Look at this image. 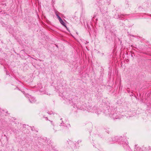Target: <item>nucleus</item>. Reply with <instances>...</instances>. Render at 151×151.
Instances as JSON below:
<instances>
[{
    "label": "nucleus",
    "instance_id": "obj_1",
    "mask_svg": "<svg viewBox=\"0 0 151 151\" xmlns=\"http://www.w3.org/2000/svg\"><path fill=\"white\" fill-rule=\"evenodd\" d=\"M118 140L120 142V143L122 144L124 147H128V143L125 137L116 136L112 139V140L113 141H118Z\"/></svg>",
    "mask_w": 151,
    "mask_h": 151
},
{
    "label": "nucleus",
    "instance_id": "obj_2",
    "mask_svg": "<svg viewBox=\"0 0 151 151\" xmlns=\"http://www.w3.org/2000/svg\"><path fill=\"white\" fill-rule=\"evenodd\" d=\"M29 100L31 103H35L36 101V100L35 99V98L33 97H30L29 99Z\"/></svg>",
    "mask_w": 151,
    "mask_h": 151
},
{
    "label": "nucleus",
    "instance_id": "obj_3",
    "mask_svg": "<svg viewBox=\"0 0 151 151\" xmlns=\"http://www.w3.org/2000/svg\"><path fill=\"white\" fill-rule=\"evenodd\" d=\"M59 22L62 25H63V26L65 27H66L65 24V23H64V22L63 21L62 19H61V20L59 21Z\"/></svg>",
    "mask_w": 151,
    "mask_h": 151
},
{
    "label": "nucleus",
    "instance_id": "obj_4",
    "mask_svg": "<svg viewBox=\"0 0 151 151\" xmlns=\"http://www.w3.org/2000/svg\"><path fill=\"white\" fill-rule=\"evenodd\" d=\"M134 151H143V150L141 148L138 147L136 149V150H135Z\"/></svg>",
    "mask_w": 151,
    "mask_h": 151
},
{
    "label": "nucleus",
    "instance_id": "obj_5",
    "mask_svg": "<svg viewBox=\"0 0 151 151\" xmlns=\"http://www.w3.org/2000/svg\"><path fill=\"white\" fill-rule=\"evenodd\" d=\"M116 115V114L115 113L113 114L112 115V117L114 119H117L118 118V117H116V116L115 117Z\"/></svg>",
    "mask_w": 151,
    "mask_h": 151
},
{
    "label": "nucleus",
    "instance_id": "obj_6",
    "mask_svg": "<svg viewBox=\"0 0 151 151\" xmlns=\"http://www.w3.org/2000/svg\"><path fill=\"white\" fill-rule=\"evenodd\" d=\"M56 15L57 17V18H58L59 21L61 20L62 19L61 17L58 15V14H57L56 13Z\"/></svg>",
    "mask_w": 151,
    "mask_h": 151
},
{
    "label": "nucleus",
    "instance_id": "obj_7",
    "mask_svg": "<svg viewBox=\"0 0 151 151\" xmlns=\"http://www.w3.org/2000/svg\"><path fill=\"white\" fill-rule=\"evenodd\" d=\"M148 151H151V148H150L149 150H148Z\"/></svg>",
    "mask_w": 151,
    "mask_h": 151
},
{
    "label": "nucleus",
    "instance_id": "obj_8",
    "mask_svg": "<svg viewBox=\"0 0 151 151\" xmlns=\"http://www.w3.org/2000/svg\"><path fill=\"white\" fill-rule=\"evenodd\" d=\"M52 113H53V112H51L50 114H49H49H51Z\"/></svg>",
    "mask_w": 151,
    "mask_h": 151
},
{
    "label": "nucleus",
    "instance_id": "obj_9",
    "mask_svg": "<svg viewBox=\"0 0 151 151\" xmlns=\"http://www.w3.org/2000/svg\"><path fill=\"white\" fill-rule=\"evenodd\" d=\"M62 123H61L60 124V126H61V125H62Z\"/></svg>",
    "mask_w": 151,
    "mask_h": 151
},
{
    "label": "nucleus",
    "instance_id": "obj_10",
    "mask_svg": "<svg viewBox=\"0 0 151 151\" xmlns=\"http://www.w3.org/2000/svg\"><path fill=\"white\" fill-rule=\"evenodd\" d=\"M68 125H69V126H70V124H68Z\"/></svg>",
    "mask_w": 151,
    "mask_h": 151
},
{
    "label": "nucleus",
    "instance_id": "obj_11",
    "mask_svg": "<svg viewBox=\"0 0 151 151\" xmlns=\"http://www.w3.org/2000/svg\"><path fill=\"white\" fill-rule=\"evenodd\" d=\"M46 119H47V117H46Z\"/></svg>",
    "mask_w": 151,
    "mask_h": 151
}]
</instances>
